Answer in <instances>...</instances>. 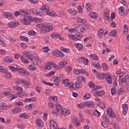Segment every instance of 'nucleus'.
Here are the masks:
<instances>
[{
    "mask_svg": "<svg viewBox=\"0 0 129 129\" xmlns=\"http://www.w3.org/2000/svg\"><path fill=\"white\" fill-rule=\"evenodd\" d=\"M27 59H29L30 61L33 62L35 65H41V59L38 58V55L36 54H32L28 51H24L23 53V56H21V61L22 63L25 64H29V60Z\"/></svg>",
    "mask_w": 129,
    "mask_h": 129,
    "instance_id": "nucleus-1",
    "label": "nucleus"
},
{
    "mask_svg": "<svg viewBox=\"0 0 129 129\" xmlns=\"http://www.w3.org/2000/svg\"><path fill=\"white\" fill-rule=\"evenodd\" d=\"M53 30V27L52 26V24L51 23H47L46 24H44L43 27L42 29L40 30V33L46 34V33H48V32H51Z\"/></svg>",
    "mask_w": 129,
    "mask_h": 129,
    "instance_id": "nucleus-2",
    "label": "nucleus"
},
{
    "mask_svg": "<svg viewBox=\"0 0 129 129\" xmlns=\"http://www.w3.org/2000/svg\"><path fill=\"white\" fill-rule=\"evenodd\" d=\"M69 37L71 40H73L74 41H78L79 40V38L77 37H79V32L76 31L74 34H69Z\"/></svg>",
    "mask_w": 129,
    "mask_h": 129,
    "instance_id": "nucleus-3",
    "label": "nucleus"
},
{
    "mask_svg": "<svg viewBox=\"0 0 129 129\" xmlns=\"http://www.w3.org/2000/svg\"><path fill=\"white\" fill-rule=\"evenodd\" d=\"M18 26H19V21H18L11 22L8 24V27L10 29H14V28H16V27H18Z\"/></svg>",
    "mask_w": 129,
    "mask_h": 129,
    "instance_id": "nucleus-4",
    "label": "nucleus"
},
{
    "mask_svg": "<svg viewBox=\"0 0 129 129\" xmlns=\"http://www.w3.org/2000/svg\"><path fill=\"white\" fill-rule=\"evenodd\" d=\"M18 72H19L21 75H22V76H29V72L24 68H19Z\"/></svg>",
    "mask_w": 129,
    "mask_h": 129,
    "instance_id": "nucleus-5",
    "label": "nucleus"
},
{
    "mask_svg": "<svg viewBox=\"0 0 129 129\" xmlns=\"http://www.w3.org/2000/svg\"><path fill=\"white\" fill-rule=\"evenodd\" d=\"M107 113H108V115H109L110 117H111V118H114V117H115V114L113 112L112 108L108 107L107 109Z\"/></svg>",
    "mask_w": 129,
    "mask_h": 129,
    "instance_id": "nucleus-6",
    "label": "nucleus"
},
{
    "mask_svg": "<svg viewBox=\"0 0 129 129\" xmlns=\"http://www.w3.org/2000/svg\"><path fill=\"white\" fill-rule=\"evenodd\" d=\"M53 53L55 57H59V58L64 57V54H63V52L59 51V50H53Z\"/></svg>",
    "mask_w": 129,
    "mask_h": 129,
    "instance_id": "nucleus-7",
    "label": "nucleus"
},
{
    "mask_svg": "<svg viewBox=\"0 0 129 129\" xmlns=\"http://www.w3.org/2000/svg\"><path fill=\"white\" fill-rule=\"evenodd\" d=\"M17 83H22L23 85H25V86H29V85H30V82L25 79H19Z\"/></svg>",
    "mask_w": 129,
    "mask_h": 129,
    "instance_id": "nucleus-8",
    "label": "nucleus"
},
{
    "mask_svg": "<svg viewBox=\"0 0 129 129\" xmlns=\"http://www.w3.org/2000/svg\"><path fill=\"white\" fill-rule=\"evenodd\" d=\"M104 18L106 21H108L110 17H109V10L106 9L104 12Z\"/></svg>",
    "mask_w": 129,
    "mask_h": 129,
    "instance_id": "nucleus-9",
    "label": "nucleus"
},
{
    "mask_svg": "<svg viewBox=\"0 0 129 129\" xmlns=\"http://www.w3.org/2000/svg\"><path fill=\"white\" fill-rule=\"evenodd\" d=\"M50 10V7L47 5H44L40 8V10L42 13H45L47 14V13L49 12Z\"/></svg>",
    "mask_w": 129,
    "mask_h": 129,
    "instance_id": "nucleus-10",
    "label": "nucleus"
},
{
    "mask_svg": "<svg viewBox=\"0 0 129 129\" xmlns=\"http://www.w3.org/2000/svg\"><path fill=\"white\" fill-rule=\"evenodd\" d=\"M50 126L51 129H59L57 123L53 120H50Z\"/></svg>",
    "mask_w": 129,
    "mask_h": 129,
    "instance_id": "nucleus-11",
    "label": "nucleus"
},
{
    "mask_svg": "<svg viewBox=\"0 0 129 129\" xmlns=\"http://www.w3.org/2000/svg\"><path fill=\"white\" fill-rule=\"evenodd\" d=\"M22 111V108L21 107H15L13 108L11 110V112L13 114H17V113H19V112H21Z\"/></svg>",
    "mask_w": 129,
    "mask_h": 129,
    "instance_id": "nucleus-12",
    "label": "nucleus"
},
{
    "mask_svg": "<svg viewBox=\"0 0 129 129\" xmlns=\"http://www.w3.org/2000/svg\"><path fill=\"white\" fill-rule=\"evenodd\" d=\"M31 13L32 15H34V16H38L40 15V13H41V12L40 11V9L33 8L31 9Z\"/></svg>",
    "mask_w": 129,
    "mask_h": 129,
    "instance_id": "nucleus-13",
    "label": "nucleus"
},
{
    "mask_svg": "<svg viewBox=\"0 0 129 129\" xmlns=\"http://www.w3.org/2000/svg\"><path fill=\"white\" fill-rule=\"evenodd\" d=\"M73 123L76 126H79L80 125V121L77 117H74L73 119Z\"/></svg>",
    "mask_w": 129,
    "mask_h": 129,
    "instance_id": "nucleus-14",
    "label": "nucleus"
},
{
    "mask_svg": "<svg viewBox=\"0 0 129 129\" xmlns=\"http://www.w3.org/2000/svg\"><path fill=\"white\" fill-rule=\"evenodd\" d=\"M105 93L104 90H100L94 93V96H103Z\"/></svg>",
    "mask_w": 129,
    "mask_h": 129,
    "instance_id": "nucleus-15",
    "label": "nucleus"
},
{
    "mask_svg": "<svg viewBox=\"0 0 129 129\" xmlns=\"http://www.w3.org/2000/svg\"><path fill=\"white\" fill-rule=\"evenodd\" d=\"M85 104L86 105V106L87 107H90V108H92V107H94V105H95V104H94V102L92 101H86L85 102Z\"/></svg>",
    "mask_w": 129,
    "mask_h": 129,
    "instance_id": "nucleus-16",
    "label": "nucleus"
},
{
    "mask_svg": "<svg viewBox=\"0 0 129 129\" xmlns=\"http://www.w3.org/2000/svg\"><path fill=\"white\" fill-rule=\"evenodd\" d=\"M127 104H124L122 105V108L123 109V114L124 115H126L127 113Z\"/></svg>",
    "mask_w": 129,
    "mask_h": 129,
    "instance_id": "nucleus-17",
    "label": "nucleus"
},
{
    "mask_svg": "<svg viewBox=\"0 0 129 129\" xmlns=\"http://www.w3.org/2000/svg\"><path fill=\"white\" fill-rule=\"evenodd\" d=\"M13 61L14 59L9 56H7L4 59V62H5V63H8V64H10V63H13Z\"/></svg>",
    "mask_w": 129,
    "mask_h": 129,
    "instance_id": "nucleus-18",
    "label": "nucleus"
},
{
    "mask_svg": "<svg viewBox=\"0 0 129 129\" xmlns=\"http://www.w3.org/2000/svg\"><path fill=\"white\" fill-rule=\"evenodd\" d=\"M36 123L37 126L41 127H43V126H44V122H43V120L40 119H38L36 120Z\"/></svg>",
    "mask_w": 129,
    "mask_h": 129,
    "instance_id": "nucleus-19",
    "label": "nucleus"
},
{
    "mask_svg": "<svg viewBox=\"0 0 129 129\" xmlns=\"http://www.w3.org/2000/svg\"><path fill=\"white\" fill-rule=\"evenodd\" d=\"M105 79H106V82L108 84H112V79L111 78V76L107 75L105 76Z\"/></svg>",
    "mask_w": 129,
    "mask_h": 129,
    "instance_id": "nucleus-20",
    "label": "nucleus"
},
{
    "mask_svg": "<svg viewBox=\"0 0 129 129\" xmlns=\"http://www.w3.org/2000/svg\"><path fill=\"white\" fill-rule=\"evenodd\" d=\"M77 80L79 82L82 83H85V77L82 76H79L77 77Z\"/></svg>",
    "mask_w": 129,
    "mask_h": 129,
    "instance_id": "nucleus-21",
    "label": "nucleus"
},
{
    "mask_svg": "<svg viewBox=\"0 0 129 129\" xmlns=\"http://www.w3.org/2000/svg\"><path fill=\"white\" fill-rule=\"evenodd\" d=\"M27 92H26L25 91H22L21 92H18L17 93V96L18 97H20L21 98H23V97L27 96Z\"/></svg>",
    "mask_w": 129,
    "mask_h": 129,
    "instance_id": "nucleus-22",
    "label": "nucleus"
},
{
    "mask_svg": "<svg viewBox=\"0 0 129 129\" xmlns=\"http://www.w3.org/2000/svg\"><path fill=\"white\" fill-rule=\"evenodd\" d=\"M61 79L59 77H56L55 79L53 80L54 84L56 87L59 86V83H60V81Z\"/></svg>",
    "mask_w": 129,
    "mask_h": 129,
    "instance_id": "nucleus-23",
    "label": "nucleus"
},
{
    "mask_svg": "<svg viewBox=\"0 0 129 129\" xmlns=\"http://www.w3.org/2000/svg\"><path fill=\"white\" fill-rule=\"evenodd\" d=\"M67 65V61H60L58 63V66H59L60 69H62V68H64L65 66Z\"/></svg>",
    "mask_w": 129,
    "mask_h": 129,
    "instance_id": "nucleus-24",
    "label": "nucleus"
},
{
    "mask_svg": "<svg viewBox=\"0 0 129 129\" xmlns=\"http://www.w3.org/2000/svg\"><path fill=\"white\" fill-rule=\"evenodd\" d=\"M47 16H50V17H57V14L54 11H52L49 10V11L46 13Z\"/></svg>",
    "mask_w": 129,
    "mask_h": 129,
    "instance_id": "nucleus-25",
    "label": "nucleus"
},
{
    "mask_svg": "<svg viewBox=\"0 0 129 129\" xmlns=\"http://www.w3.org/2000/svg\"><path fill=\"white\" fill-rule=\"evenodd\" d=\"M68 13L73 16H76V15H77V12H76V10L74 9H69L68 10Z\"/></svg>",
    "mask_w": 129,
    "mask_h": 129,
    "instance_id": "nucleus-26",
    "label": "nucleus"
},
{
    "mask_svg": "<svg viewBox=\"0 0 129 129\" xmlns=\"http://www.w3.org/2000/svg\"><path fill=\"white\" fill-rule=\"evenodd\" d=\"M60 111L62 114H63V115H69V114H70V112L69 111L65 109L64 110L63 108H61L60 109Z\"/></svg>",
    "mask_w": 129,
    "mask_h": 129,
    "instance_id": "nucleus-27",
    "label": "nucleus"
},
{
    "mask_svg": "<svg viewBox=\"0 0 129 129\" xmlns=\"http://www.w3.org/2000/svg\"><path fill=\"white\" fill-rule=\"evenodd\" d=\"M22 16H25V17H28L29 15H31V11L28 10H22Z\"/></svg>",
    "mask_w": 129,
    "mask_h": 129,
    "instance_id": "nucleus-28",
    "label": "nucleus"
},
{
    "mask_svg": "<svg viewBox=\"0 0 129 129\" xmlns=\"http://www.w3.org/2000/svg\"><path fill=\"white\" fill-rule=\"evenodd\" d=\"M124 11H125L124 7H119L118 9V12L119 15L120 16H123V15H124Z\"/></svg>",
    "mask_w": 129,
    "mask_h": 129,
    "instance_id": "nucleus-29",
    "label": "nucleus"
},
{
    "mask_svg": "<svg viewBox=\"0 0 129 129\" xmlns=\"http://www.w3.org/2000/svg\"><path fill=\"white\" fill-rule=\"evenodd\" d=\"M82 62L84 64V65H88V59L86 58L85 57H82L80 58Z\"/></svg>",
    "mask_w": 129,
    "mask_h": 129,
    "instance_id": "nucleus-30",
    "label": "nucleus"
},
{
    "mask_svg": "<svg viewBox=\"0 0 129 129\" xmlns=\"http://www.w3.org/2000/svg\"><path fill=\"white\" fill-rule=\"evenodd\" d=\"M76 47L78 51H82L83 50V45L81 43H76Z\"/></svg>",
    "mask_w": 129,
    "mask_h": 129,
    "instance_id": "nucleus-31",
    "label": "nucleus"
},
{
    "mask_svg": "<svg viewBox=\"0 0 129 129\" xmlns=\"http://www.w3.org/2000/svg\"><path fill=\"white\" fill-rule=\"evenodd\" d=\"M104 33V30H103V29L102 28L100 29L98 33V38L99 39H101L102 38V34H103Z\"/></svg>",
    "mask_w": 129,
    "mask_h": 129,
    "instance_id": "nucleus-32",
    "label": "nucleus"
},
{
    "mask_svg": "<svg viewBox=\"0 0 129 129\" xmlns=\"http://www.w3.org/2000/svg\"><path fill=\"white\" fill-rule=\"evenodd\" d=\"M89 15V17L92 19H96V18H97V14L94 12H91Z\"/></svg>",
    "mask_w": 129,
    "mask_h": 129,
    "instance_id": "nucleus-33",
    "label": "nucleus"
},
{
    "mask_svg": "<svg viewBox=\"0 0 129 129\" xmlns=\"http://www.w3.org/2000/svg\"><path fill=\"white\" fill-rule=\"evenodd\" d=\"M82 87V84L79 81L75 83V89H79V88H81Z\"/></svg>",
    "mask_w": 129,
    "mask_h": 129,
    "instance_id": "nucleus-34",
    "label": "nucleus"
},
{
    "mask_svg": "<svg viewBox=\"0 0 129 129\" xmlns=\"http://www.w3.org/2000/svg\"><path fill=\"white\" fill-rule=\"evenodd\" d=\"M107 75H105L104 74H99L97 75V77L99 79H101V80H102L103 79H104V78H105V76H106Z\"/></svg>",
    "mask_w": 129,
    "mask_h": 129,
    "instance_id": "nucleus-35",
    "label": "nucleus"
},
{
    "mask_svg": "<svg viewBox=\"0 0 129 129\" xmlns=\"http://www.w3.org/2000/svg\"><path fill=\"white\" fill-rule=\"evenodd\" d=\"M33 105H35V104H30L25 105V109L26 110H31V109H33Z\"/></svg>",
    "mask_w": 129,
    "mask_h": 129,
    "instance_id": "nucleus-36",
    "label": "nucleus"
},
{
    "mask_svg": "<svg viewBox=\"0 0 129 129\" xmlns=\"http://www.w3.org/2000/svg\"><path fill=\"white\" fill-rule=\"evenodd\" d=\"M90 56L93 60H95V61H98L99 60V58L98 56H97L95 54H91Z\"/></svg>",
    "mask_w": 129,
    "mask_h": 129,
    "instance_id": "nucleus-37",
    "label": "nucleus"
},
{
    "mask_svg": "<svg viewBox=\"0 0 129 129\" xmlns=\"http://www.w3.org/2000/svg\"><path fill=\"white\" fill-rule=\"evenodd\" d=\"M116 33H117V31L116 29L112 31L109 34L110 36V37H116Z\"/></svg>",
    "mask_w": 129,
    "mask_h": 129,
    "instance_id": "nucleus-38",
    "label": "nucleus"
},
{
    "mask_svg": "<svg viewBox=\"0 0 129 129\" xmlns=\"http://www.w3.org/2000/svg\"><path fill=\"white\" fill-rule=\"evenodd\" d=\"M129 80V76H125L124 78L121 79L122 83H126V82Z\"/></svg>",
    "mask_w": 129,
    "mask_h": 129,
    "instance_id": "nucleus-39",
    "label": "nucleus"
},
{
    "mask_svg": "<svg viewBox=\"0 0 129 129\" xmlns=\"http://www.w3.org/2000/svg\"><path fill=\"white\" fill-rule=\"evenodd\" d=\"M19 38L21 41H24V42H29V38L26 36H20Z\"/></svg>",
    "mask_w": 129,
    "mask_h": 129,
    "instance_id": "nucleus-40",
    "label": "nucleus"
},
{
    "mask_svg": "<svg viewBox=\"0 0 129 129\" xmlns=\"http://www.w3.org/2000/svg\"><path fill=\"white\" fill-rule=\"evenodd\" d=\"M14 15L15 17H18L19 16H23V13L22 10H20L19 11H15L14 12Z\"/></svg>",
    "mask_w": 129,
    "mask_h": 129,
    "instance_id": "nucleus-41",
    "label": "nucleus"
},
{
    "mask_svg": "<svg viewBox=\"0 0 129 129\" xmlns=\"http://www.w3.org/2000/svg\"><path fill=\"white\" fill-rule=\"evenodd\" d=\"M9 69L11 70L13 72H18L19 71V68H15L13 66H9Z\"/></svg>",
    "mask_w": 129,
    "mask_h": 129,
    "instance_id": "nucleus-42",
    "label": "nucleus"
},
{
    "mask_svg": "<svg viewBox=\"0 0 129 129\" xmlns=\"http://www.w3.org/2000/svg\"><path fill=\"white\" fill-rule=\"evenodd\" d=\"M86 106V105L85 104V102L84 103H82L80 104H78V108H80V109H82L84 108Z\"/></svg>",
    "mask_w": 129,
    "mask_h": 129,
    "instance_id": "nucleus-43",
    "label": "nucleus"
},
{
    "mask_svg": "<svg viewBox=\"0 0 129 129\" xmlns=\"http://www.w3.org/2000/svg\"><path fill=\"white\" fill-rule=\"evenodd\" d=\"M52 63H50V62L47 63L46 64V66L45 67L44 69L46 70H51V69L52 68Z\"/></svg>",
    "mask_w": 129,
    "mask_h": 129,
    "instance_id": "nucleus-44",
    "label": "nucleus"
},
{
    "mask_svg": "<svg viewBox=\"0 0 129 129\" xmlns=\"http://www.w3.org/2000/svg\"><path fill=\"white\" fill-rule=\"evenodd\" d=\"M19 118H27L28 115L26 113H21L19 115Z\"/></svg>",
    "mask_w": 129,
    "mask_h": 129,
    "instance_id": "nucleus-45",
    "label": "nucleus"
},
{
    "mask_svg": "<svg viewBox=\"0 0 129 129\" xmlns=\"http://www.w3.org/2000/svg\"><path fill=\"white\" fill-rule=\"evenodd\" d=\"M59 36H60L59 34H58L56 32H54L52 33L51 38H52V39H57V38H58V37H59Z\"/></svg>",
    "mask_w": 129,
    "mask_h": 129,
    "instance_id": "nucleus-46",
    "label": "nucleus"
},
{
    "mask_svg": "<svg viewBox=\"0 0 129 129\" xmlns=\"http://www.w3.org/2000/svg\"><path fill=\"white\" fill-rule=\"evenodd\" d=\"M102 67L103 68V70H104V71H106V70L108 69V66L105 62L102 64Z\"/></svg>",
    "mask_w": 129,
    "mask_h": 129,
    "instance_id": "nucleus-47",
    "label": "nucleus"
},
{
    "mask_svg": "<svg viewBox=\"0 0 129 129\" xmlns=\"http://www.w3.org/2000/svg\"><path fill=\"white\" fill-rule=\"evenodd\" d=\"M69 33H71L70 34H75V32H78V28H73L71 30H69Z\"/></svg>",
    "mask_w": 129,
    "mask_h": 129,
    "instance_id": "nucleus-48",
    "label": "nucleus"
},
{
    "mask_svg": "<svg viewBox=\"0 0 129 129\" xmlns=\"http://www.w3.org/2000/svg\"><path fill=\"white\" fill-rule=\"evenodd\" d=\"M93 114L95 115V116H97L98 117H99L100 116V113L98 110H95L94 112L93 113Z\"/></svg>",
    "mask_w": 129,
    "mask_h": 129,
    "instance_id": "nucleus-49",
    "label": "nucleus"
},
{
    "mask_svg": "<svg viewBox=\"0 0 129 129\" xmlns=\"http://www.w3.org/2000/svg\"><path fill=\"white\" fill-rule=\"evenodd\" d=\"M51 67H52V68H54V69H55V70L60 69L59 64L57 65L55 63H51Z\"/></svg>",
    "mask_w": 129,
    "mask_h": 129,
    "instance_id": "nucleus-50",
    "label": "nucleus"
},
{
    "mask_svg": "<svg viewBox=\"0 0 129 129\" xmlns=\"http://www.w3.org/2000/svg\"><path fill=\"white\" fill-rule=\"evenodd\" d=\"M28 70H29V71H35V70H36V67L32 64L30 65L28 67Z\"/></svg>",
    "mask_w": 129,
    "mask_h": 129,
    "instance_id": "nucleus-51",
    "label": "nucleus"
},
{
    "mask_svg": "<svg viewBox=\"0 0 129 129\" xmlns=\"http://www.w3.org/2000/svg\"><path fill=\"white\" fill-rule=\"evenodd\" d=\"M94 67H95V68H96L97 69H99L100 68H101V66H100V64L98 62H94L93 63Z\"/></svg>",
    "mask_w": 129,
    "mask_h": 129,
    "instance_id": "nucleus-52",
    "label": "nucleus"
},
{
    "mask_svg": "<svg viewBox=\"0 0 129 129\" xmlns=\"http://www.w3.org/2000/svg\"><path fill=\"white\" fill-rule=\"evenodd\" d=\"M91 97V94L89 93H86L84 96V99L86 100V99H89Z\"/></svg>",
    "mask_w": 129,
    "mask_h": 129,
    "instance_id": "nucleus-53",
    "label": "nucleus"
},
{
    "mask_svg": "<svg viewBox=\"0 0 129 129\" xmlns=\"http://www.w3.org/2000/svg\"><path fill=\"white\" fill-rule=\"evenodd\" d=\"M12 13L6 12L4 13V18H6V19H8L9 17L11 15Z\"/></svg>",
    "mask_w": 129,
    "mask_h": 129,
    "instance_id": "nucleus-54",
    "label": "nucleus"
},
{
    "mask_svg": "<svg viewBox=\"0 0 129 129\" xmlns=\"http://www.w3.org/2000/svg\"><path fill=\"white\" fill-rule=\"evenodd\" d=\"M111 93L112 95H115V93H116V88L115 87H112L111 89Z\"/></svg>",
    "mask_w": 129,
    "mask_h": 129,
    "instance_id": "nucleus-55",
    "label": "nucleus"
},
{
    "mask_svg": "<svg viewBox=\"0 0 129 129\" xmlns=\"http://www.w3.org/2000/svg\"><path fill=\"white\" fill-rule=\"evenodd\" d=\"M0 45L3 47H6V46H7V42L5 40H2L0 39Z\"/></svg>",
    "mask_w": 129,
    "mask_h": 129,
    "instance_id": "nucleus-56",
    "label": "nucleus"
},
{
    "mask_svg": "<svg viewBox=\"0 0 129 129\" xmlns=\"http://www.w3.org/2000/svg\"><path fill=\"white\" fill-rule=\"evenodd\" d=\"M21 22L23 23V24H25L26 25H29V23H28V20H27V19H25V18H22L21 19Z\"/></svg>",
    "mask_w": 129,
    "mask_h": 129,
    "instance_id": "nucleus-57",
    "label": "nucleus"
},
{
    "mask_svg": "<svg viewBox=\"0 0 129 129\" xmlns=\"http://www.w3.org/2000/svg\"><path fill=\"white\" fill-rule=\"evenodd\" d=\"M66 72L67 73L69 74V73H70L72 71V68H71V67L70 66H68L66 68Z\"/></svg>",
    "mask_w": 129,
    "mask_h": 129,
    "instance_id": "nucleus-58",
    "label": "nucleus"
},
{
    "mask_svg": "<svg viewBox=\"0 0 129 129\" xmlns=\"http://www.w3.org/2000/svg\"><path fill=\"white\" fill-rule=\"evenodd\" d=\"M117 93L118 95H122V94H123V88H121L119 89V90L117 91Z\"/></svg>",
    "mask_w": 129,
    "mask_h": 129,
    "instance_id": "nucleus-59",
    "label": "nucleus"
},
{
    "mask_svg": "<svg viewBox=\"0 0 129 129\" xmlns=\"http://www.w3.org/2000/svg\"><path fill=\"white\" fill-rule=\"evenodd\" d=\"M86 9L87 11H90L91 10V4L87 3L86 4Z\"/></svg>",
    "mask_w": 129,
    "mask_h": 129,
    "instance_id": "nucleus-60",
    "label": "nucleus"
},
{
    "mask_svg": "<svg viewBox=\"0 0 129 129\" xmlns=\"http://www.w3.org/2000/svg\"><path fill=\"white\" fill-rule=\"evenodd\" d=\"M60 108H61V105L60 104L56 105V113H59L60 110H61V109H60Z\"/></svg>",
    "mask_w": 129,
    "mask_h": 129,
    "instance_id": "nucleus-61",
    "label": "nucleus"
},
{
    "mask_svg": "<svg viewBox=\"0 0 129 129\" xmlns=\"http://www.w3.org/2000/svg\"><path fill=\"white\" fill-rule=\"evenodd\" d=\"M99 106L103 109V108H105V103L103 102H101L99 104Z\"/></svg>",
    "mask_w": 129,
    "mask_h": 129,
    "instance_id": "nucleus-62",
    "label": "nucleus"
},
{
    "mask_svg": "<svg viewBox=\"0 0 129 129\" xmlns=\"http://www.w3.org/2000/svg\"><path fill=\"white\" fill-rule=\"evenodd\" d=\"M62 83L66 85V87H67L70 82H69V79H66L65 80L63 81Z\"/></svg>",
    "mask_w": 129,
    "mask_h": 129,
    "instance_id": "nucleus-63",
    "label": "nucleus"
},
{
    "mask_svg": "<svg viewBox=\"0 0 129 129\" xmlns=\"http://www.w3.org/2000/svg\"><path fill=\"white\" fill-rule=\"evenodd\" d=\"M17 126L18 128H20V129L25 128V125H24L23 124H18Z\"/></svg>",
    "mask_w": 129,
    "mask_h": 129,
    "instance_id": "nucleus-64",
    "label": "nucleus"
}]
</instances>
